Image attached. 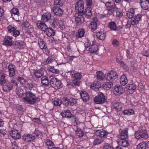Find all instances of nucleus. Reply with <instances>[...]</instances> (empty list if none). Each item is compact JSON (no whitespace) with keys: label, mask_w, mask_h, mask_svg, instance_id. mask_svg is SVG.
Listing matches in <instances>:
<instances>
[{"label":"nucleus","mask_w":149,"mask_h":149,"mask_svg":"<svg viewBox=\"0 0 149 149\" xmlns=\"http://www.w3.org/2000/svg\"><path fill=\"white\" fill-rule=\"evenodd\" d=\"M23 100L25 103L33 104L36 102L37 98L36 94L31 91L26 92L24 94Z\"/></svg>","instance_id":"nucleus-1"},{"label":"nucleus","mask_w":149,"mask_h":149,"mask_svg":"<svg viewBox=\"0 0 149 149\" xmlns=\"http://www.w3.org/2000/svg\"><path fill=\"white\" fill-rule=\"evenodd\" d=\"M14 86H17V84L15 80H12L8 83L2 85L3 90L4 91L9 92L12 89Z\"/></svg>","instance_id":"nucleus-2"},{"label":"nucleus","mask_w":149,"mask_h":149,"mask_svg":"<svg viewBox=\"0 0 149 149\" xmlns=\"http://www.w3.org/2000/svg\"><path fill=\"white\" fill-rule=\"evenodd\" d=\"M61 82L57 78L55 77L51 79L50 84L55 89H58L61 87Z\"/></svg>","instance_id":"nucleus-3"},{"label":"nucleus","mask_w":149,"mask_h":149,"mask_svg":"<svg viewBox=\"0 0 149 149\" xmlns=\"http://www.w3.org/2000/svg\"><path fill=\"white\" fill-rule=\"evenodd\" d=\"M118 76V75L116 72L111 71L105 74L104 78L107 80L111 81L116 79Z\"/></svg>","instance_id":"nucleus-4"},{"label":"nucleus","mask_w":149,"mask_h":149,"mask_svg":"<svg viewBox=\"0 0 149 149\" xmlns=\"http://www.w3.org/2000/svg\"><path fill=\"white\" fill-rule=\"evenodd\" d=\"M76 10L79 13H82L84 9V3L82 0L77 1L75 6Z\"/></svg>","instance_id":"nucleus-5"},{"label":"nucleus","mask_w":149,"mask_h":149,"mask_svg":"<svg viewBox=\"0 0 149 149\" xmlns=\"http://www.w3.org/2000/svg\"><path fill=\"white\" fill-rule=\"evenodd\" d=\"M105 98L104 94L100 93L98 96H96L94 99L95 103L97 104H101L105 102Z\"/></svg>","instance_id":"nucleus-6"},{"label":"nucleus","mask_w":149,"mask_h":149,"mask_svg":"<svg viewBox=\"0 0 149 149\" xmlns=\"http://www.w3.org/2000/svg\"><path fill=\"white\" fill-rule=\"evenodd\" d=\"M9 133L10 136L14 139H19L21 136L19 131L15 130H11Z\"/></svg>","instance_id":"nucleus-7"},{"label":"nucleus","mask_w":149,"mask_h":149,"mask_svg":"<svg viewBox=\"0 0 149 149\" xmlns=\"http://www.w3.org/2000/svg\"><path fill=\"white\" fill-rule=\"evenodd\" d=\"M82 13H77L75 15V21L77 23L79 24H81L84 20Z\"/></svg>","instance_id":"nucleus-8"},{"label":"nucleus","mask_w":149,"mask_h":149,"mask_svg":"<svg viewBox=\"0 0 149 149\" xmlns=\"http://www.w3.org/2000/svg\"><path fill=\"white\" fill-rule=\"evenodd\" d=\"M114 93L116 95H119L122 94L123 92V88L120 86L116 85L114 87Z\"/></svg>","instance_id":"nucleus-9"},{"label":"nucleus","mask_w":149,"mask_h":149,"mask_svg":"<svg viewBox=\"0 0 149 149\" xmlns=\"http://www.w3.org/2000/svg\"><path fill=\"white\" fill-rule=\"evenodd\" d=\"M97 22L98 19L97 18L94 17L93 18V21L90 23L89 25V28L92 30H95L97 29Z\"/></svg>","instance_id":"nucleus-10"},{"label":"nucleus","mask_w":149,"mask_h":149,"mask_svg":"<svg viewBox=\"0 0 149 149\" xmlns=\"http://www.w3.org/2000/svg\"><path fill=\"white\" fill-rule=\"evenodd\" d=\"M141 18V15H137L132 17L131 21L132 25H134L137 24Z\"/></svg>","instance_id":"nucleus-11"},{"label":"nucleus","mask_w":149,"mask_h":149,"mask_svg":"<svg viewBox=\"0 0 149 149\" xmlns=\"http://www.w3.org/2000/svg\"><path fill=\"white\" fill-rule=\"evenodd\" d=\"M140 3L141 8L143 9H149V0H140Z\"/></svg>","instance_id":"nucleus-12"},{"label":"nucleus","mask_w":149,"mask_h":149,"mask_svg":"<svg viewBox=\"0 0 149 149\" xmlns=\"http://www.w3.org/2000/svg\"><path fill=\"white\" fill-rule=\"evenodd\" d=\"M127 93L132 94L136 89V86L134 84H128L126 87Z\"/></svg>","instance_id":"nucleus-13"},{"label":"nucleus","mask_w":149,"mask_h":149,"mask_svg":"<svg viewBox=\"0 0 149 149\" xmlns=\"http://www.w3.org/2000/svg\"><path fill=\"white\" fill-rule=\"evenodd\" d=\"M35 139L34 136L32 135L27 134L24 135L23 136V139L26 142H31L32 141Z\"/></svg>","instance_id":"nucleus-14"},{"label":"nucleus","mask_w":149,"mask_h":149,"mask_svg":"<svg viewBox=\"0 0 149 149\" xmlns=\"http://www.w3.org/2000/svg\"><path fill=\"white\" fill-rule=\"evenodd\" d=\"M9 76L10 77H12L15 74V66L12 64H10L8 67Z\"/></svg>","instance_id":"nucleus-15"},{"label":"nucleus","mask_w":149,"mask_h":149,"mask_svg":"<svg viewBox=\"0 0 149 149\" xmlns=\"http://www.w3.org/2000/svg\"><path fill=\"white\" fill-rule=\"evenodd\" d=\"M53 11L55 15L58 16H61L63 14V11L61 9L56 6L54 7Z\"/></svg>","instance_id":"nucleus-16"},{"label":"nucleus","mask_w":149,"mask_h":149,"mask_svg":"<svg viewBox=\"0 0 149 149\" xmlns=\"http://www.w3.org/2000/svg\"><path fill=\"white\" fill-rule=\"evenodd\" d=\"M80 95L84 101L86 102L89 100V96L86 92L84 91H81L80 93Z\"/></svg>","instance_id":"nucleus-17"},{"label":"nucleus","mask_w":149,"mask_h":149,"mask_svg":"<svg viewBox=\"0 0 149 149\" xmlns=\"http://www.w3.org/2000/svg\"><path fill=\"white\" fill-rule=\"evenodd\" d=\"M12 38L10 36L6 37L3 43V45L10 46L12 45L13 43Z\"/></svg>","instance_id":"nucleus-18"},{"label":"nucleus","mask_w":149,"mask_h":149,"mask_svg":"<svg viewBox=\"0 0 149 149\" xmlns=\"http://www.w3.org/2000/svg\"><path fill=\"white\" fill-rule=\"evenodd\" d=\"M44 31L46 34L49 37L54 36L55 33V31L51 28H47Z\"/></svg>","instance_id":"nucleus-19"},{"label":"nucleus","mask_w":149,"mask_h":149,"mask_svg":"<svg viewBox=\"0 0 149 149\" xmlns=\"http://www.w3.org/2000/svg\"><path fill=\"white\" fill-rule=\"evenodd\" d=\"M118 143L119 145L125 147H127L129 145V142L125 139H120Z\"/></svg>","instance_id":"nucleus-20"},{"label":"nucleus","mask_w":149,"mask_h":149,"mask_svg":"<svg viewBox=\"0 0 149 149\" xmlns=\"http://www.w3.org/2000/svg\"><path fill=\"white\" fill-rule=\"evenodd\" d=\"M134 14V9L133 8L129 9L127 12L126 17L129 19L132 18Z\"/></svg>","instance_id":"nucleus-21"},{"label":"nucleus","mask_w":149,"mask_h":149,"mask_svg":"<svg viewBox=\"0 0 149 149\" xmlns=\"http://www.w3.org/2000/svg\"><path fill=\"white\" fill-rule=\"evenodd\" d=\"M37 26L38 28L43 31H44L47 28L46 24L44 22L40 21H38Z\"/></svg>","instance_id":"nucleus-22"},{"label":"nucleus","mask_w":149,"mask_h":149,"mask_svg":"<svg viewBox=\"0 0 149 149\" xmlns=\"http://www.w3.org/2000/svg\"><path fill=\"white\" fill-rule=\"evenodd\" d=\"M128 82V80L126 75L125 74L122 75L120 78V83L122 86H125Z\"/></svg>","instance_id":"nucleus-23"},{"label":"nucleus","mask_w":149,"mask_h":149,"mask_svg":"<svg viewBox=\"0 0 149 149\" xmlns=\"http://www.w3.org/2000/svg\"><path fill=\"white\" fill-rule=\"evenodd\" d=\"M70 74L72 77L76 79H80L82 77L81 75L79 73L74 70L71 71Z\"/></svg>","instance_id":"nucleus-24"},{"label":"nucleus","mask_w":149,"mask_h":149,"mask_svg":"<svg viewBox=\"0 0 149 149\" xmlns=\"http://www.w3.org/2000/svg\"><path fill=\"white\" fill-rule=\"evenodd\" d=\"M128 137V130L127 129H125L121 131L120 139H126Z\"/></svg>","instance_id":"nucleus-25"},{"label":"nucleus","mask_w":149,"mask_h":149,"mask_svg":"<svg viewBox=\"0 0 149 149\" xmlns=\"http://www.w3.org/2000/svg\"><path fill=\"white\" fill-rule=\"evenodd\" d=\"M51 17V14L49 12L45 13L42 16L41 20L44 22L48 21Z\"/></svg>","instance_id":"nucleus-26"},{"label":"nucleus","mask_w":149,"mask_h":149,"mask_svg":"<svg viewBox=\"0 0 149 149\" xmlns=\"http://www.w3.org/2000/svg\"><path fill=\"white\" fill-rule=\"evenodd\" d=\"M92 12L90 7H87L85 9L84 14L86 17L88 18H90L91 17L92 15Z\"/></svg>","instance_id":"nucleus-27"},{"label":"nucleus","mask_w":149,"mask_h":149,"mask_svg":"<svg viewBox=\"0 0 149 149\" xmlns=\"http://www.w3.org/2000/svg\"><path fill=\"white\" fill-rule=\"evenodd\" d=\"M100 87L97 81H94L91 85V88L95 91H98L99 88Z\"/></svg>","instance_id":"nucleus-28"},{"label":"nucleus","mask_w":149,"mask_h":149,"mask_svg":"<svg viewBox=\"0 0 149 149\" xmlns=\"http://www.w3.org/2000/svg\"><path fill=\"white\" fill-rule=\"evenodd\" d=\"M96 36L97 38L100 40H104L106 37L105 33L102 32H98L96 33Z\"/></svg>","instance_id":"nucleus-29"},{"label":"nucleus","mask_w":149,"mask_h":149,"mask_svg":"<svg viewBox=\"0 0 149 149\" xmlns=\"http://www.w3.org/2000/svg\"><path fill=\"white\" fill-rule=\"evenodd\" d=\"M96 134L101 137L105 136L107 135L106 131L103 130H98L96 131Z\"/></svg>","instance_id":"nucleus-30"},{"label":"nucleus","mask_w":149,"mask_h":149,"mask_svg":"<svg viewBox=\"0 0 149 149\" xmlns=\"http://www.w3.org/2000/svg\"><path fill=\"white\" fill-rule=\"evenodd\" d=\"M38 43L40 48L41 49H45L47 48L46 43L42 40V39L40 38L38 39Z\"/></svg>","instance_id":"nucleus-31"},{"label":"nucleus","mask_w":149,"mask_h":149,"mask_svg":"<svg viewBox=\"0 0 149 149\" xmlns=\"http://www.w3.org/2000/svg\"><path fill=\"white\" fill-rule=\"evenodd\" d=\"M24 43L22 41L18 40L15 42V47L19 49H21L23 48Z\"/></svg>","instance_id":"nucleus-32"},{"label":"nucleus","mask_w":149,"mask_h":149,"mask_svg":"<svg viewBox=\"0 0 149 149\" xmlns=\"http://www.w3.org/2000/svg\"><path fill=\"white\" fill-rule=\"evenodd\" d=\"M113 86V84L111 82H107L104 83L102 86V87L105 89L109 90Z\"/></svg>","instance_id":"nucleus-33"},{"label":"nucleus","mask_w":149,"mask_h":149,"mask_svg":"<svg viewBox=\"0 0 149 149\" xmlns=\"http://www.w3.org/2000/svg\"><path fill=\"white\" fill-rule=\"evenodd\" d=\"M61 114L63 117L70 118L71 117V113L70 111L68 110L62 111Z\"/></svg>","instance_id":"nucleus-34"},{"label":"nucleus","mask_w":149,"mask_h":149,"mask_svg":"<svg viewBox=\"0 0 149 149\" xmlns=\"http://www.w3.org/2000/svg\"><path fill=\"white\" fill-rule=\"evenodd\" d=\"M6 74H2L0 78V85L2 86L5 84L7 82V80L6 79Z\"/></svg>","instance_id":"nucleus-35"},{"label":"nucleus","mask_w":149,"mask_h":149,"mask_svg":"<svg viewBox=\"0 0 149 149\" xmlns=\"http://www.w3.org/2000/svg\"><path fill=\"white\" fill-rule=\"evenodd\" d=\"M105 6L107 9L113 8L114 7H116L113 1L107 2L105 4Z\"/></svg>","instance_id":"nucleus-36"},{"label":"nucleus","mask_w":149,"mask_h":149,"mask_svg":"<svg viewBox=\"0 0 149 149\" xmlns=\"http://www.w3.org/2000/svg\"><path fill=\"white\" fill-rule=\"evenodd\" d=\"M41 83L42 85L47 86L49 83V81L47 78L46 77H42L41 79Z\"/></svg>","instance_id":"nucleus-37"},{"label":"nucleus","mask_w":149,"mask_h":149,"mask_svg":"<svg viewBox=\"0 0 149 149\" xmlns=\"http://www.w3.org/2000/svg\"><path fill=\"white\" fill-rule=\"evenodd\" d=\"M123 113L125 115H130L134 114V111L133 109H129L124 110Z\"/></svg>","instance_id":"nucleus-38"},{"label":"nucleus","mask_w":149,"mask_h":149,"mask_svg":"<svg viewBox=\"0 0 149 149\" xmlns=\"http://www.w3.org/2000/svg\"><path fill=\"white\" fill-rule=\"evenodd\" d=\"M109 27L111 30L116 31L117 27L116 23L114 22H111L109 23Z\"/></svg>","instance_id":"nucleus-39"},{"label":"nucleus","mask_w":149,"mask_h":149,"mask_svg":"<svg viewBox=\"0 0 149 149\" xmlns=\"http://www.w3.org/2000/svg\"><path fill=\"white\" fill-rule=\"evenodd\" d=\"M96 74L97 79L99 80H102L105 76L103 72L100 71L97 72Z\"/></svg>","instance_id":"nucleus-40"},{"label":"nucleus","mask_w":149,"mask_h":149,"mask_svg":"<svg viewBox=\"0 0 149 149\" xmlns=\"http://www.w3.org/2000/svg\"><path fill=\"white\" fill-rule=\"evenodd\" d=\"M123 104L119 103H115L113 104L114 108L118 111H120L122 109Z\"/></svg>","instance_id":"nucleus-41"},{"label":"nucleus","mask_w":149,"mask_h":149,"mask_svg":"<svg viewBox=\"0 0 149 149\" xmlns=\"http://www.w3.org/2000/svg\"><path fill=\"white\" fill-rule=\"evenodd\" d=\"M98 50V47L96 45H92L89 48V51L91 53H93L97 51Z\"/></svg>","instance_id":"nucleus-42"},{"label":"nucleus","mask_w":149,"mask_h":149,"mask_svg":"<svg viewBox=\"0 0 149 149\" xmlns=\"http://www.w3.org/2000/svg\"><path fill=\"white\" fill-rule=\"evenodd\" d=\"M34 75L37 78H39L42 76L43 74L41 70H34L33 72Z\"/></svg>","instance_id":"nucleus-43"},{"label":"nucleus","mask_w":149,"mask_h":149,"mask_svg":"<svg viewBox=\"0 0 149 149\" xmlns=\"http://www.w3.org/2000/svg\"><path fill=\"white\" fill-rule=\"evenodd\" d=\"M15 108L17 112L19 114L22 115L23 113V109L22 107L19 105H15Z\"/></svg>","instance_id":"nucleus-44"},{"label":"nucleus","mask_w":149,"mask_h":149,"mask_svg":"<svg viewBox=\"0 0 149 149\" xmlns=\"http://www.w3.org/2000/svg\"><path fill=\"white\" fill-rule=\"evenodd\" d=\"M54 61V59H53L52 57H49L47 58L46 61L42 62V63L43 65L49 64L51 63Z\"/></svg>","instance_id":"nucleus-45"},{"label":"nucleus","mask_w":149,"mask_h":149,"mask_svg":"<svg viewBox=\"0 0 149 149\" xmlns=\"http://www.w3.org/2000/svg\"><path fill=\"white\" fill-rule=\"evenodd\" d=\"M17 27L14 24H11L10 25L7 27L8 31L10 33H12L16 29Z\"/></svg>","instance_id":"nucleus-46"},{"label":"nucleus","mask_w":149,"mask_h":149,"mask_svg":"<svg viewBox=\"0 0 149 149\" xmlns=\"http://www.w3.org/2000/svg\"><path fill=\"white\" fill-rule=\"evenodd\" d=\"M141 138L147 139L148 138V135L147 131L145 130H142L140 131Z\"/></svg>","instance_id":"nucleus-47"},{"label":"nucleus","mask_w":149,"mask_h":149,"mask_svg":"<svg viewBox=\"0 0 149 149\" xmlns=\"http://www.w3.org/2000/svg\"><path fill=\"white\" fill-rule=\"evenodd\" d=\"M146 144L144 142L141 143L137 146L136 149H146Z\"/></svg>","instance_id":"nucleus-48"},{"label":"nucleus","mask_w":149,"mask_h":149,"mask_svg":"<svg viewBox=\"0 0 149 149\" xmlns=\"http://www.w3.org/2000/svg\"><path fill=\"white\" fill-rule=\"evenodd\" d=\"M61 101L59 99L55 98L53 101V104L54 106H59L61 104Z\"/></svg>","instance_id":"nucleus-49"},{"label":"nucleus","mask_w":149,"mask_h":149,"mask_svg":"<svg viewBox=\"0 0 149 149\" xmlns=\"http://www.w3.org/2000/svg\"><path fill=\"white\" fill-rule=\"evenodd\" d=\"M76 133L77 136L79 137H81L83 136L84 132L83 131L80 129H78L76 131Z\"/></svg>","instance_id":"nucleus-50"},{"label":"nucleus","mask_w":149,"mask_h":149,"mask_svg":"<svg viewBox=\"0 0 149 149\" xmlns=\"http://www.w3.org/2000/svg\"><path fill=\"white\" fill-rule=\"evenodd\" d=\"M117 10V8L116 7H114L113 8L108 9V13L109 15H111L113 14L114 13L116 12Z\"/></svg>","instance_id":"nucleus-51"},{"label":"nucleus","mask_w":149,"mask_h":149,"mask_svg":"<svg viewBox=\"0 0 149 149\" xmlns=\"http://www.w3.org/2000/svg\"><path fill=\"white\" fill-rule=\"evenodd\" d=\"M46 146L49 148V147H52L54 146V144L53 142L49 139H47L46 143Z\"/></svg>","instance_id":"nucleus-52"},{"label":"nucleus","mask_w":149,"mask_h":149,"mask_svg":"<svg viewBox=\"0 0 149 149\" xmlns=\"http://www.w3.org/2000/svg\"><path fill=\"white\" fill-rule=\"evenodd\" d=\"M85 34V31L83 29H79L78 31V34L79 38L83 37Z\"/></svg>","instance_id":"nucleus-53"},{"label":"nucleus","mask_w":149,"mask_h":149,"mask_svg":"<svg viewBox=\"0 0 149 149\" xmlns=\"http://www.w3.org/2000/svg\"><path fill=\"white\" fill-rule=\"evenodd\" d=\"M22 91V89L19 90V89H16V93L18 96L20 97H22L24 96Z\"/></svg>","instance_id":"nucleus-54"},{"label":"nucleus","mask_w":149,"mask_h":149,"mask_svg":"<svg viewBox=\"0 0 149 149\" xmlns=\"http://www.w3.org/2000/svg\"><path fill=\"white\" fill-rule=\"evenodd\" d=\"M63 104L67 106L70 104L69 99L66 97L64 98L63 101Z\"/></svg>","instance_id":"nucleus-55"},{"label":"nucleus","mask_w":149,"mask_h":149,"mask_svg":"<svg viewBox=\"0 0 149 149\" xmlns=\"http://www.w3.org/2000/svg\"><path fill=\"white\" fill-rule=\"evenodd\" d=\"M70 104L74 105L77 103V100L73 98H71L69 99Z\"/></svg>","instance_id":"nucleus-56"},{"label":"nucleus","mask_w":149,"mask_h":149,"mask_svg":"<svg viewBox=\"0 0 149 149\" xmlns=\"http://www.w3.org/2000/svg\"><path fill=\"white\" fill-rule=\"evenodd\" d=\"M63 0H55L54 4L56 5H59L61 6L63 4Z\"/></svg>","instance_id":"nucleus-57"},{"label":"nucleus","mask_w":149,"mask_h":149,"mask_svg":"<svg viewBox=\"0 0 149 149\" xmlns=\"http://www.w3.org/2000/svg\"><path fill=\"white\" fill-rule=\"evenodd\" d=\"M112 44L114 47H117L119 45V42L116 39H114L112 42Z\"/></svg>","instance_id":"nucleus-58"},{"label":"nucleus","mask_w":149,"mask_h":149,"mask_svg":"<svg viewBox=\"0 0 149 149\" xmlns=\"http://www.w3.org/2000/svg\"><path fill=\"white\" fill-rule=\"evenodd\" d=\"M101 139L100 138H96L94 140L93 143L95 145H97L101 143Z\"/></svg>","instance_id":"nucleus-59"},{"label":"nucleus","mask_w":149,"mask_h":149,"mask_svg":"<svg viewBox=\"0 0 149 149\" xmlns=\"http://www.w3.org/2000/svg\"><path fill=\"white\" fill-rule=\"evenodd\" d=\"M117 62L118 63L120 64V65L124 67L125 69L126 70H128V68L127 67V65L121 61H118V60H117Z\"/></svg>","instance_id":"nucleus-60"},{"label":"nucleus","mask_w":149,"mask_h":149,"mask_svg":"<svg viewBox=\"0 0 149 149\" xmlns=\"http://www.w3.org/2000/svg\"><path fill=\"white\" fill-rule=\"evenodd\" d=\"M12 15L16 14H19V12L18 9L16 8H13L12 10Z\"/></svg>","instance_id":"nucleus-61"},{"label":"nucleus","mask_w":149,"mask_h":149,"mask_svg":"<svg viewBox=\"0 0 149 149\" xmlns=\"http://www.w3.org/2000/svg\"><path fill=\"white\" fill-rule=\"evenodd\" d=\"M12 34L13 36L16 37L19 36L20 34V32L19 30L15 29L13 32Z\"/></svg>","instance_id":"nucleus-62"},{"label":"nucleus","mask_w":149,"mask_h":149,"mask_svg":"<svg viewBox=\"0 0 149 149\" xmlns=\"http://www.w3.org/2000/svg\"><path fill=\"white\" fill-rule=\"evenodd\" d=\"M59 27L61 30H63L65 28V26L63 21H61L59 22Z\"/></svg>","instance_id":"nucleus-63"},{"label":"nucleus","mask_w":149,"mask_h":149,"mask_svg":"<svg viewBox=\"0 0 149 149\" xmlns=\"http://www.w3.org/2000/svg\"><path fill=\"white\" fill-rule=\"evenodd\" d=\"M19 14H15V15H12V17L13 19L17 21H19Z\"/></svg>","instance_id":"nucleus-64"}]
</instances>
